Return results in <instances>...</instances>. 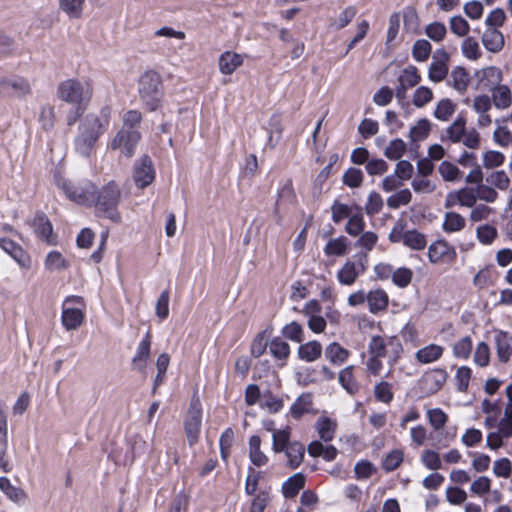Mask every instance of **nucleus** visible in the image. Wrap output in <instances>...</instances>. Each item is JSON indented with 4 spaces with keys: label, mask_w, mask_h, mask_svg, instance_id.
<instances>
[{
    "label": "nucleus",
    "mask_w": 512,
    "mask_h": 512,
    "mask_svg": "<svg viewBox=\"0 0 512 512\" xmlns=\"http://www.w3.org/2000/svg\"><path fill=\"white\" fill-rule=\"evenodd\" d=\"M57 96L61 101L72 105L67 112L68 126H73L85 113L92 97V89L88 82L78 79H67L59 83Z\"/></svg>",
    "instance_id": "obj_1"
},
{
    "label": "nucleus",
    "mask_w": 512,
    "mask_h": 512,
    "mask_svg": "<svg viewBox=\"0 0 512 512\" xmlns=\"http://www.w3.org/2000/svg\"><path fill=\"white\" fill-rule=\"evenodd\" d=\"M93 203L98 216H102L114 223L121 221V215L118 211V205L121 199V190L119 185L111 180L100 189L95 185V194H93Z\"/></svg>",
    "instance_id": "obj_2"
},
{
    "label": "nucleus",
    "mask_w": 512,
    "mask_h": 512,
    "mask_svg": "<svg viewBox=\"0 0 512 512\" xmlns=\"http://www.w3.org/2000/svg\"><path fill=\"white\" fill-rule=\"evenodd\" d=\"M138 93L148 111H157L162 106L163 100V85L160 74L153 70L144 72L138 81Z\"/></svg>",
    "instance_id": "obj_3"
},
{
    "label": "nucleus",
    "mask_w": 512,
    "mask_h": 512,
    "mask_svg": "<svg viewBox=\"0 0 512 512\" xmlns=\"http://www.w3.org/2000/svg\"><path fill=\"white\" fill-rule=\"evenodd\" d=\"M505 18L502 9H495L485 21L486 30L482 35V43L491 52H498L504 46V37L498 28L503 25Z\"/></svg>",
    "instance_id": "obj_4"
},
{
    "label": "nucleus",
    "mask_w": 512,
    "mask_h": 512,
    "mask_svg": "<svg viewBox=\"0 0 512 512\" xmlns=\"http://www.w3.org/2000/svg\"><path fill=\"white\" fill-rule=\"evenodd\" d=\"M111 107L104 105L99 115L87 114L79 126L80 135L98 141L99 137L107 130L111 119Z\"/></svg>",
    "instance_id": "obj_5"
},
{
    "label": "nucleus",
    "mask_w": 512,
    "mask_h": 512,
    "mask_svg": "<svg viewBox=\"0 0 512 512\" xmlns=\"http://www.w3.org/2000/svg\"><path fill=\"white\" fill-rule=\"evenodd\" d=\"M202 425V405L199 398L193 397L190 401L187 417L184 420V430L190 447L199 441Z\"/></svg>",
    "instance_id": "obj_6"
},
{
    "label": "nucleus",
    "mask_w": 512,
    "mask_h": 512,
    "mask_svg": "<svg viewBox=\"0 0 512 512\" xmlns=\"http://www.w3.org/2000/svg\"><path fill=\"white\" fill-rule=\"evenodd\" d=\"M61 188L69 200L80 205L92 206L93 194H95L94 183L86 181L76 185L69 180H63Z\"/></svg>",
    "instance_id": "obj_7"
},
{
    "label": "nucleus",
    "mask_w": 512,
    "mask_h": 512,
    "mask_svg": "<svg viewBox=\"0 0 512 512\" xmlns=\"http://www.w3.org/2000/svg\"><path fill=\"white\" fill-rule=\"evenodd\" d=\"M156 172L149 155L143 154L133 165V180L137 188L145 189L155 180Z\"/></svg>",
    "instance_id": "obj_8"
},
{
    "label": "nucleus",
    "mask_w": 512,
    "mask_h": 512,
    "mask_svg": "<svg viewBox=\"0 0 512 512\" xmlns=\"http://www.w3.org/2000/svg\"><path fill=\"white\" fill-rule=\"evenodd\" d=\"M141 139V133L138 130H119L111 141V149H120L122 154L130 158L134 155L136 147Z\"/></svg>",
    "instance_id": "obj_9"
},
{
    "label": "nucleus",
    "mask_w": 512,
    "mask_h": 512,
    "mask_svg": "<svg viewBox=\"0 0 512 512\" xmlns=\"http://www.w3.org/2000/svg\"><path fill=\"white\" fill-rule=\"evenodd\" d=\"M32 227L36 236L48 245L56 244V237L53 236V226L43 212H37L32 221Z\"/></svg>",
    "instance_id": "obj_10"
},
{
    "label": "nucleus",
    "mask_w": 512,
    "mask_h": 512,
    "mask_svg": "<svg viewBox=\"0 0 512 512\" xmlns=\"http://www.w3.org/2000/svg\"><path fill=\"white\" fill-rule=\"evenodd\" d=\"M447 378V373L443 369H435L432 372L426 373L419 381L420 389L426 395H432L438 392Z\"/></svg>",
    "instance_id": "obj_11"
},
{
    "label": "nucleus",
    "mask_w": 512,
    "mask_h": 512,
    "mask_svg": "<svg viewBox=\"0 0 512 512\" xmlns=\"http://www.w3.org/2000/svg\"><path fill=\"white\" fill-rule=\"evenodd\" d=\"M451 198H456L461 206L473 207L477 199H480V184L478 183L473 187H464L457 191L455 195L452 192L449 193L445 201L446 208L452 206Z\"/></svg>",
    "instance_id": "obj_12"
},
{
    "label": "nucleus",
    "mask_w": 512,
    "mask_h": 512,
    "mask_svg": "<svg viewBox=\"0 0 512 512\" xmlns=\"http://www.w3.org/2000/svg\"><path fill=\"white\" fill-rule=\"evenodd\" d=\"M150 352L151 334L150 331H147L145 336L139 342L136 353L132 358L133 369L143 373L146 368L147 361L150 358Z\"/></svg>",
    "instance_id": "obj_13"
},
{
    "label": "nucleus",
    "mask_w": 512,
    "mask_h": 512,
    "mask_svg": "<svg viewBox=\"0 0 512 512\" xmlns=\"http://www.w3.org/2000/svg\"><path fill=\"white\" fill-rule=\"evenodd\" d=\"M0 247L11 256L20 266L26 267L30 263V257L27 252L15 241L2 237L0 238Z\"/></svg>",
    "instance_id": "obj_14"
},
{
    "label": "nucleus",
    "mask_w": 512,
    "mask_h": 512,
    "mask_svg": "<svg viewBox=\"0 0 512 512\" xmlns=\"http://www.w3.org/2000/svg\"><path fill=\"white\" fill-rule=\"evenodd\" d=\"M369 311L372 314H378L385 311L389 304L388 294L381 288L371 290L367 294Z\"/></svg>",
    "instance_id": "obj_15"
},
{
    "label": "nucleus",
    "mask_w": 512,
    "mask_h": 512,
    "mask_svg": "<svg viewBox=\"0 0 512 512\" xmlns=\"http://www.w3.org/2000/svg\"><path fill=\"white\" fill-rule=\"evenodd\" d=\"M243 63L241 54L231 51H225L219 57V70L224 75L232 74Z\"/></svg>",
    "instance_id": "obj_16"
},
{
    "label": "nucleus",
    "mask_w": 512,
    "mask_h": 512,
    "mask_svg": "<svg viewBox=\"0 0 512 512\" xmlns=\"http://www.w3.org/2000/svg\"><path fill=\"white\" fill-rule=\"evenodd\" d=\"M315 429L319 435L320 440L324 442H330L335 437L337 423L335 420H332L327 416H321L316 421Z\"/></svg>",
    "instance_id": "obj_17"
},
{
    "label": "nucleus",
    "mask_w": 512,
    "mask_h": 512,
    "mask_svg": "<svg viewBox=\"0 0 512 512\" xmlns=\"http://www.w3.org/2000/svg\"><path fill=\"white\" fill-rule=\"evenodd\" d=\"M298 358L305 362H314L320 358L322 354V345L317 340H312L298 347Z\"/></svg>",
    "instance_id": "obj_18"
},
{
    "label": "nucleus",
    "mask_w": 512,
    "mask_h": 512,
    "mask_svg": "<svg viewBox=\"0 0 512 512\" xmlns=\"http://www.w3.org/2000/svg\"><path fill=\"white\" fill-rule=\"evenodd\" d=\"M305 476L302 472L295 473L282 484V494L285 498L295 497L305 486Z\"/></svg>",
    "instance_id": "obj_19"
},
{
    "label": "nucleus",
    "mask_w": 512,
    "mask_h": 512,
    "mask_svg": "<svg viewBox=\"0 0 512 512\" xmlns=\"http://www.w3.org/2000/svg\"><path fill=\"white\" fill-rule=\"evenodd\" d=\"M324 354L331 364L340 366L347 361L350 352L338 342H332L326 346Z\"/></svg>",
    "instance_id": "obj_20"
},
{
    "label": "nucleus",
    "mask_w": 512,
    "mask_h": 512,
    "mask_svg": "<svg viewBox=\"0 0 512 512\" xmlns=\"http://www.w3.org/2000/svg\"><path fill=\"white\" fill-rule=\"evenodd\" d=\"M491 98L493 104L498 109H506L510 107L512 103V93L506 85H496L491 88Z\"/></svg>",
    "instance_id": "obj_21"
},
{
    "label": "nucleus",
    "mask_w": 512,
    "mask_h": 512,
    "mask_svg": "<svg viewBox=\"0 0 512 512\" xmlns=\"http://www.w3.org/2000/svg\"><path fill=\"white\" fill-rule=\"evenodd\" d=\"M84 320V313L79 308H63L61 321L68 331L77 329Z\"/></svg>",
    "instance_id": "obj_22"
},
{
    "label": "nucleus",
    "mask_w": 512,
    "mask_h": 512,
    "mask_svg": "<svg viewBox=\"0 0 512 512\" xmlns=\"http://www.w3.org/2000/svg\"><path fill=\"white\" fill-rule=\"evenodd\" d=\"M0 85L3 89H12L18 97H23L31 91L29 82L19 76L2 79Z\"/></svg>",
    "instance_id": "obj_23"
},
{
    "label": "nucleus",
    "mask_w": 512,
    "mask_h": 512,
    "mask_svg": "<svg viewBox=\"0 0 512 512\" xmlns=\"http://www.w3.org/2000/svg\"><path fill=\"white\" fill-rule=\"evenodd\" d=\"M428 419L431 426L435 429L434 432L430 433L431 440H439L442 432L441 429L445 426L447 422V415L440 408H433L428 410Z\"/></svg>",
    "instance_id": "obj_24"
},
{
    "label": "nucleus",
    "mask_w": 512,
    "mask_h": 512,
    "mask_svg": "<svg viewBox=\"0 0 512 512\" xmlns=\"http://www.w3.org/2000/svg\"><path fill=\"white\" fill-rule=\"evenodd\" d=\"M261 438L253 435L249 439V459L251 463L257 467L267 464L268 457L261 451Z\"/></svg>",
    "instance_id": "obj_25"
},
{
    "label": "nucleus",
    "mask_w": 512,
    "mask_h": 512,
    "mask_svg": "<svg viewBox=\"0 0 512 512\" xmlns=\"http://www.w3.org/2000/svg\"><path fill=\"white\" fill-rule=\"evenodd\" d=\"M354 366L349 365L342 369L338 374V381L341 387L350 395H354L359 390V384L353 375Z\"/></svg>",
    "instance_id": "obj_26"
},
{
    "label": "nucleus",
    "mask_w": 512,
    "mask_h": 512,
    "mask_svg": "<svg viewBox=\"0 0 512 512\" xmlns=\"http://www.w3.org/2000/svg\"><path fill=\"white\" fill-rule=\"evenodd\" d=\"M287 457V465L291 469H296L303 461L305 454V447L300 442H292L291 445L283 451Z\"/></svg>",
    "instance_id": "obj_27"
},
{
    "label": "nucleus",
    "mask_w": 512,
    "mask_h": 512,
    "mask_svg": "<svg viewBox=\"0 0 512 512\" xmlns=\"http://www.w3.org/2000/svg\"><path fill=\"white\" fill-rule=\"evenodd\" d=\"M44 267L50 272L62 271L70 267V262L63 257L61 252L52 250L47 254L44 260Z\"/></svg>",
    "instance_id": "obj_28"
},
{
    "label": "nucleus",
    "mask_w": 512,
    "mask_h": 512,
    "mask_svg": "<svg viewBox=\"0 0 512 512\" xmlns=\"http://www.w3.org/2000/svg\"><path fill=\"white\" fill-rule=\"evenodd\" d=\"M269 351L276 360L283 361L281 366L286 363L291 352L289 344L278 336L271 339Z\"/></svg>",
    "instance_id": "obj_29"
},
{
    "label": "nucleus",
    "mask_w": 512,
    "mask_h": 512,
    "mask_svg": "<svg viewBox=\"0 0 512 512\" xmlns=\"http://www.w3.org/2000/svg\"><path fill=\"white\" fill-rule=\"evenodd\" d=\"M85 0H59V8L69 19L82 17Z\"/></svg>",
    "instance_id": "obj_30"
},
{
    "label": "nucleus",
    "mask_w": 512,
    "mask_h": 512,
    "mask_svg": "<svg viewBox=\"0 0 512 512\" xmlns=\"http://www.w3.org/2000/svg\"><path fill=\"white\" fill-rule=\"evenodd\" d=\"M427 245L426 236L417 229L405 230L404 246L412 250H423Z\"/></svg>",
    "instance_id": "obj_31"
},
{
    "label": "nucleus",
    "mask_w": 512,
    "mask_h": 512,
    "mask_svg": "<svg viewBox=\"0 0 512 512\" xmlns=\"http://www.w3.org/2000/svg\"><path fill=\"white\" fill-rule=\"evenodd\" d=\"M359 275L356 263L348 260L338 271L337 279L342 285L350 286L355 282Z\"/></svg>",
    "instance_id": "obj_32"
},
{
    "label": "nucleus",
    "mask_w": 512,
    "mask_h": 512,
    "mask_svg": "<svg viewBox=\"0 0 512 512\" xmlns=\"http://www.w3.org/2000/svg\"><path fill=\"white\" fill-rule=\"evenodd\" d=\"M443 353V348L441 346L430 344L419 349L416 352V359L423 364H428L438 360Z\"/></svg>",
    "instance_id": "obj_33"
},
{
    "label": "nucleus",
    "mask_w": 512,
    "mask_h": 512,
    "mask_svg": "<svg viewBox=\"0 0 512 512\" xmlns=\"http://www.w3.org/2000/svg\"><path fill=\"white\" fill-rule=\"evenodd\" d=\"M312 404L311 394L304 393L296 398L290 407V415L293 419H300L305 413L309 411Z\"/></svg>",
    "instance_id": "obj_34"
},
{
    "label": "nucleus",
    "mask_w": 512,
    "mask_h": 512,
    "mask_svg": "<svg viewBox=\"0 0 512 512\" xmlns=\"http://www.w3.org/2000/svg\"><path fill=\"white\" fill-rule=\"evenodd\" d=\"M365 228V221L362 214L361 207H357V213L352 214L345 226V231L350 236H358L360 235Z\"/></svg>",
    "instance_id": "obj_35"
},
{
    "label": "nucleus",
    "mask_w": 512,
    "mask_h": 512,
    "mask_svg": "<svg viewBox=\"0 0 512 512\" xmlns=\"http://www.w3.org/2000/svg\"><path fill=\"white\" fill-rule=\"evenodd\" d=\"M349 241L345 236H339L331 239L324 247V253L327 256H343L347 253Z\"/></svg>",
    "instance_id": "obj_36"
},
{
    "label": "nucleus",
    "mask_w": 512,
    "mask_h": 512,
    "mask_svg": "<svg viewBox=\"0 0 512 512\" xmlns=\"http://www.w3.org/2000/svg\"><path fill=\"white\" fill-rule=\"evenodd\" d=\"M450 77L453 82V88L458 92L463 93L466 90L470 80L468 71L462 66H456L452 69Z\"/></svg>",
    "instance_id": "obj_37"
},
{
    "label": "nucleus",
    "mask_w": 512,
    "mask_h": 512,
    "mask_svg": "<svg viewBox=\"0 0 512 512\" xmlns=\"http://www.w3.org/2000/svg\"><path fill=\"white\" fill-rule=\"evenodd\" d=\"M281 335L292 342L302 343L304 341L303 326L297 321H291L283 326L281 329Z\"/></svg>",
    "instance_id": "obj_38"
},
{
    "label": "nucleus",
    "mask_w": 512,
    "mask_h": 512,
    "mask_svg": "<svg viewBox=\"0 0 512 512\" xmlns=\"http://www.w3.org/2000/svg\"><path fill=\"white\" fill-rule=\"evenodd\" d=\"M430 130V121L427 118H421L415 126L410 128L409 138L412 142L422 141L428 137Z\"/></svg>",
    "instance_id": "obj_39"
},
{
    "label": "nucleus",
    "mask_w": 512,
    "mask_h": 512,
    "mask_svg": "<svg viewBox=\"0 0 512 512\" xmlns=\"http://www.w3.org/2000/svg\"><path fill=\"white\" fill-rule=\"evenodd\" d=\"M363 180V171L356 167H349L342 176L343 184L351 189L359 188Z\"/></svg>",
    "instance_id": "obj_40"
},
{
    "label": "nucleus",
    "mask_w": 512,
    "mask_h": 512,
    "mask_svg": "<svg viewBox=\"0 0 512 512\" xmlns=\"http://www.w3.org/2000/svg\"><path fill=\"white\" fill-rule=\"evenodd\" d=\"M292 442H290V428L277 430L273 433L272 449L274 452L279 453L286 450Z\"/></svg>",
    "instance_id": "obj_41"
},
{
    "label": "nucleus",
    "mask_w": 512,
    "mask_h": 512,
    "mask_svg": "<svg viewBox=\"0 0 512 512\" xmlns=\"http://www.w3.org/2000/svg\"><path fill=\"white\" fill-rule=\"evenodd\" d=\"M420 81L421 76L418 69L413 65L404 68L398 77V83H401L408 88L418 85Z\"/></svg>",
    "instance_id": "obj_42"
},
{
    "label": "nucleus",
    "mask_w": 512,
    "mask_h": 512,
    "mask_svg": "<svg viewBox=\"0 0 512 512\" xmlns=\"http://www.w3.org/2000/svg\"><path fill=\"white\" fill-rule=\"evenodd\" d=\"M432 46L426 39H418L412 47V56L417 62L426 61L431 54Z\"/></svg>",
    "instance_id": "obj_43"
},
{
    "label": "nucleus",
    "mask_w": 512,
    "mask_h": 512,
    "mask_svg": "<svg viewBox=\"0 0 512 512\" xmlns=\"http://www.w3.org/2000/svg\"><path fill=\"white\" fill-rule=\"evenodd\" d=\"M464 226L465 219L460 214L456 212H447L445 214V219L442 225L445 232H456L464 228Z\"/></svg>",
    "instance_id": "obj_44"
},
{
    "label": "nucleus",
    "mask_w": 512,
    "mask_h": 512,
    "mask_svg": "<svg viewBox=\"0 0 512 512\" xmlns=\"http://www.w3.org/2000/svg\"><path fill=\"white\" fill-rule=\"evenodd\" d=\"M449 245L445 240H437L433 242L428 248V258L432 263L441 260L449 252Z\"/></svg>",
    "instance_id": "obj_45"
},
{
    "label": "nucleus",
    "mask_w": 512,
    "mask_h": 512,
    "mask_svg": "<svg viewBox=\"0 0 512 512\" xmlns=\"http://www.w3.org/2000/svg\"><path fill=\"white\" fill-rule=\"evenodd\" d=\"M456 105L448 98L441 99L434 111V117L441 121H447L455 112Z\"/></svg>",
    "instance_id": "obj_46"
},
{
    "label": "nucleus",
    "mask_w": 512,
    "mask_h": 512,
    "mask_svg": "<svg viewBox=\"0 0 512 512\" xmlns=\"http://www.w3.org/2000/svg\"><path fill=\"white\" fill-rule=\"evenodd\" d=\"M404 454L400 449L390 451L382 461V469L385 472L396 470L403 461Z\"/></svg>",
    "instance_id": "obj_47"
},
{
    "label": "nucleus",
    "mask_w": 512,
    "mask_h": 512,
    "mask_svg": "<svg viewBox=\"0 0 512 512\" xmlns=\"http://www.w3.org/2000/svg\"><path fill=\"white\" fill-rule=\"evenodd\" d=\"M406 151V144L401 138H395L390 141L384 151V155L389 160H400Z\"/></svg>",
    "instance_id": "obj_48"
},
{
    "label": "nucleus",
    "mask_w": 512,
    "mask_h": 512,
    "mask_svg": "<svg viewBox=\"0 0 512 512\" xmlns=\"http://www.w3.org/2000/svg\"><path fill=\"white\" fill-rule=\"evenodd\" d=\"M412 199V193L409 189H401L387 198V205L391 209H398L402 205H407Z\"/></svg>",
    "instance_id": "obj_49"
},
{
    "label": "nucleus",
    "mask_w": 512,
    "mask_h": 512,
    "mask_svg": "<svg viewBox=\"0 0 512 512\" xmlns=\"http://www.w3.org/2000/svg\"><path fill=\"white\" fill-rule=\"evenodd\" d=\"M375 399L382 403H390L394 398L392 385L387 381H380L374 387Z\"/></svg>",
    "instance_id": "obj_50"
},
{
    "label": "nucleus",
    "mask_w": 512,
    "mask_h": 512,
    "mask_svg": "<svg viewBox=\"0 0 512 512\" xmlns=\"http://www.w3.org/2000/svg\"><path fill=\"white\" fill-rule=\"evenodd\" d=\"M268 339H267V330H263L259 332L255 338L253 339L250 347L251 355L254 358H259L262 356L267 349Z\"/></svg>",
    "instance_id": "obj_51"
},
{
    "label": "nucleus",
    "mask_w": 512,
    "mask_h": 512,
    "mask_svg": "<svg viewBox=\"0 0 512 512\" xmlns=\"http://www.w3.org/2000/svg\"><path fill=\"white\" fill-rule=\"evenodd\" d=\"M465 118L458 116L455 121L447 128V135L451 142L457 143L465 133Z\"/></svg>",
    "instance_id": "obj_52"
},
{
    "label": "nucleus",
    "mask_w": 512,
    "mask_h": 512,
    "mask_svg": "<svg viewBox=\"0 0 512 512\" xmlns=\"http://www.w3.org/2000/svg\"><path fill=\"white\" fill-rule=\"evenodd\" d=\"M413 277V271L407 267H399L392 273V282L399 288L407 287Z\"/></svg>",
    "instance_id": "obj_53"
},
{
    "label": "nucleus",
    "mask_w": 512,
    "mask_h": 512,
    "mask_svg": "<svg viewBox=\"0 0 512 512\" xmlns=\"http://www.w3.org/2000/svg\"><path fill=\"white\" fill-rule=\"evenodd\" d=\"M438 171L445 181H456L461 178V171L459 168L449 161L441 162L438 167Z\"/></svg>",
    "instance_id": "obj_54"
},
{
    "label": "nucleus",
    "mask_w": 512,
    "mask_h": 512,
    "mask_svg": "<svg viewBox=\"0 0 512 512\" xmlns=\"http://www.w3.org/2000/svg\"><path fill=\"white\" fill-rule=\"evenodd\" d=\"M96 142L97 141L79 134L74 140L75 150L82 157L88 158L90 157Z\"/></svg>",
    "instance_id": "obj_55"
},
{
    "label": "nucleus",
    "mask_w": 512,
    "mask_h": 512,
    "mask_svg": "<svg viewBox=\"0 0 512 512\" xmlns=\"http://www.w3.org/2000/svg\"><path fill=\"white\" fill-rule=\"evenodd\" d=\"M377 468L369 460H360L355 464L354 473L358 480H364L376 473Z\"/></svg>",
    "instance_id": "obj_56"
},
{
    "label": "nucleus",
    "mask_w": 512,
    "mask_h": 512,
    "mask_svg": "<svg viewBox=\"0 0 512 512\" xmlns=\"http://www.w3.org/2000/svg\"><path fill=\"white\" fill-rule=\"evenodd\" d=\"M448 66L445 63H438L437 61H432L429 70H428V78L435 82L443 81L448 75Z\"/></svg>",
    "instance_id": "obj_57"
},
{
    "label": "nucleus",
    "mask_w": 512,
    "mask_h": 512,
    "mask_svg": "<svg viewBox=\"0 0 512 512\" xmlns=\"http://www.w3.org/2000/svg\"><path fill=\"white\" fill-rule=\"evenodd\" d=\"M332 221L336 224L340 223L343 219L348 218L352 215V208L344 203H340L335 200L331 206Z\"/></svg>",
    "instance_id": "obj_58"
},
{
    "label": "nucleus",
    "mask_w": 512,
    "mask_h": 512,
    "mask_svg": "<svg viewBox=\"0 0 512 512\" xmlns=\"http://www.w3.org/2000/svg\"><path fill=\"white\" fill-rule=\"evenodd\" d=\"M262 472L256 471L253 467H248V475L245 480V493L248 496L256 495L258 489L259 479L261 478Z\"/></svg>",
    "instance_id": "obj_59"
},
{
    "label": "nucleus",
    "mask_w": 512,
    "mask_h": 512,
    "mask_svg": "<svg viewBox=\"0 0 512 512\" xmlns=\"http://www.w3.org/2000/svg\"><path fill=\"white\" fill-rule=\"evenodd\" d=\"M253 498L250 503L248 512H264L270 499V493L268 490H260L256 495H252Z\"/></svg>",
    "instance_id": "obj_60"
},
{
    "label": "nucleus",
    "mask_w": 512,
    "mask_h": 512,
    "mask_svg": "<svg viewBox=\"0 0 512 512\" xmlns=\"http://www.w3.org/2000/svg\"><path fill=\"white\" fill-rule=\"evenodd\" d=\"M447 29L442 22H432L426 26V35L434 42H440L444 39Z\"/></svg>",
    "instance_id": "obj_61"
},
{
    "label": "nucleus",
    "mask_w": 512,
    "mask_h": 512,
    "mask_svg": "<svg viewBox=\"0 0 512 512\" xmlns=\"http://www.w3.org/2000/svg\"><path fill=\"white\" fill-rule=\"evenodd\" d=\"M388 168V163L382 158L369 159L365 165L366 172L371 176L382 175L387 172Z\"/></svg>",
    "instance_id": "obj_62"
},
{
    "label": "nucleus",
    "mask_w": 512,
    "mask_h": 512,
    "mask_svg": "<svg viewBox=\"0 0 512 512\" xmlns=\"http://www.w3.org/2000/svg\"><path fill=\"white\" fill-rule=\"evenodd\" d=\"M433 98L432 90L426 86L418 87L413 95V104L414 106L421 108L429 103Z\"/></svg>",
    "instance_id": "obj_63"
},
{
    "label": "nucleus",
    "mask_w": 512,
    "mask_h": 512,
    "mask_svg": "<svg viewBox=\"0 0 512 512\" xmlns=\"http://www.w3.org/2000/svg\"><path fill=\"white\" fill-rule=\"evenodd\" d=\"M383 207V199L381 195L376 192H370L367 203L365 204V211L367 215L373 216L380 212Z\"/></svg>",
    "instance_id": "obj_64"
}]
</instances>
